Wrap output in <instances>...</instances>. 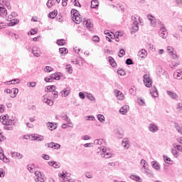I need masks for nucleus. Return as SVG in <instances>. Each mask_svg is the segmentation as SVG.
Returning a JSON list of instances; mask_svg holds the SVG:
<instances>
[{
    "mask_svg": "<svg viewBox=\"0 0 182 182\" xmlns=\"http://www.w3.org/2000/svg\"><path fill=\"white\" fill-rule=\"evenodd\" d=\"M109 149H107L106 147H104L102 149V154H101L102 157L104 159H110L112 157V153L109 151Z\"/></svg>",
    "mask_w": 182,
    "mask_h": 182,
    "instance_id": "obj_1",
    "label": "nucleus"
},
{
    "mask_svg": "<svg viewBox=\"0 0 182 182\" xmlns=\"http://www.w3.org/2000/svg\"><path fill=\"white\" fill-rule=\"evenodd\" d=\"M144 83L146 87H151V85L153 83V81L151 79H150V77L147 75H144Z\"/></svg>",
    "mask_w": 182,
    "mask_h": 182,
    "instance_id": "obj_2",
    "label": "nucleus"
},
{
    "mask_svg": "<svg viewBox=\"0 0 182 182\" xmlns=\"http://www.w3.org/2000/svg\"><path fill=\"white\" fill-rule=\"evenodd\" d=\"M7 15H8V11H6L5 6H4V4L0 3V16H1V18H6Z\"/></svg>",
    "mask_w": 182,
    "mask_h": 182,
    "instance_id": "obj_3",
    "label": "nucleus"
},
{
    "mask_svg": "<svg viewBox=\"0 0 182 182\" xmlns=\"http://www.w3.org/2000/svg\"><path fill=\"white\" fill-rule=\"evenodd\" d=\"M159 33L161 38H163V39H166L168 33H167V30L166 29V28L163 27L159 30Z\"/></svg>",
    "mask_w": 182,
    "mask_h": 182,
    "instance_id": "obj_4",
    "label": "nucleus"
},
{
    "mask_svg": "<svg viewBox=\"0 0 182 182\" xmlns=\"http://www.w3.org/2000/svg\"><path fill=\"white\" fill-rule=\"evenodd\" d=\"M149 130L151 133H156V132H159V127L154 123H151L149 126Z\"/></svg>",
    "mask_w": 182,
    "mask_h": 182,
    "instance_id": "obj_5",
    "label": "nucleus"
},
{
    "mask_svg": "<svg viewBox=\"0 0 182 182\" xmlns=\"http://www.w3.org/2000/svg\"><path fill=\"white\" fill-rule=\"evenodd\" d=\"M32 53L36 56V58H39L41 56V49L36 46L33 47Z\"/></svg>",
    "mask_w": 182,
    "mask_h": 182,
    "instance_id": "obj_6",
    "label": "nucleus"
},
{
    "mask_svg": "<svg viewBox=\"0 0 182 182\" xmlns=\"http://www.w3.org/2000/svg\"><path fill=\"white\" fill-rule=\"evenodd\" d=\"M114 93L119 100H123V99H124V95L119 90H114Z\"/></svg>",
    "mask_w": 182,
    "mask_h": 182,
    "instance_id": "obj_7",
    "label": "nucleus"
},
{
    "mask_svg": "<svg viewBox=\"0 0 182 182\" xmlns=\"http://www.w3.org/2000/svg\"><path fill=\"white\" fill-rule=\"evenodd\" d=\"M132 29L133 31H131V33L132 34L135 33V32H137V31H139V23H137V21L136 20L132 23Z\"/></svg>",
    "mask_w": 182,
    "mask_h": 182,
    "instance_id": "obj_8",
    "label": "nucleus"
},
{
    "mask_svg": "<svg viewBox=\"0 0 182 182\" xmlns=\"http://www.w3.org/2000/svg\"><path fill=\"white\" fill-rule=\"evenodd\" d=\"M0 160H3L4 163H9V159L5 156L1 148H0Z\"/></svg>",
    "mask_w": 182,
    "mask_h": 182,
    "instance_id": "obj_9",
    "label": "nucleus"
},
{
    "mask_svg": "<svg viewBox=\"0 0 182 182\" xmlns=\"http://www.w3.org/2000/svg\"><path fill=\"white\" fill-rule=\"evenodd\" d=\"M122 146L124 149H129L130 147V144H129V139L127 138H124L122 139Z\"/></svg>",
    "mask_w": 182,
    "mask_h": 182,
    "instance_id": "obj_10",
    "label": "nucleus"
},
{
    "mask_svg": "<svg viewBox=\"0 0 182 182\" xmlns=\"http://www.w3.org/2000/svg\"><path fill=\"white\" fill-rule=\"evenodd\" d=\"M151 166L153 167V168H154L155 170H157V171H160V164H159V162H157V161H153L151 162Z\"/></svg>",
    "mask_w": 182,
    "mask_h": 182,
    "instance_id": "obj_11",
    "label": "nucleus"
},
{
    "mask_svg": "<svg viewBox=\"0 0 182 182\" xmlns=\"http://www.w3.org/2000/svg\"><path fill=\"white\" fill-rule=\"evenodd\" d=\"M55 124L56 125V124L53 122H50L46 123L47 127H48L49 130H51V131L56 130V129H58V127L55 126Z\"/></svg>",
    "mask_w": 182,
    "mask_h": 182,
    "instance_id": "obj_12",
    "label": "nucleus"
},
{
    "mask_svg": "<svg viewBox=\"0 0 182 182\" xmlns=\"http://www.w3.org/2000/svg\"><path fill=\"white\" fill-rule=\"evenodd\" d=\"M66 174H67V172L65 171H63L62 173L58 174L59 177H61V178H63L64 182L69 181V179L66 178V177H69V175H66Z\"/></svg>",
    "mask_w": 182,
    "mask_h": 182,
    "instance_id": "obj_13",
    "label": "nucleus"
},
{
    "mask_svg": "<svg viewBox=\"0 0 182 182\" xmlns=\"http://www.w3.org/2000/svg\"><path fill=\"white\" fill-rule=\"evenodd\" d=\"M63 120H65V122H67V123L68 124H70L68 126V127H73V124L72 123V122H70V118H69V117H68V115H64L61 117Z\"/></svg>",
    "mask_w": 182,
    "mask_h": 182,
    "instance_id": "obj_14",
    "label": "nucleus"
},
{
    "mask_svg": "<svg viewBox=\"0 0 182 182\" xmlns=\"http://www.w3.org/2000/svg\"><path fill=\"white\" fill-rule=\"evenodd\" d=\"M108 59H109V65L112 68H116V66H117V63H116V61L114 60V58H113V57L109 56V57H108Z\"/></svg>",
    "mask_w": 182,
    "mask_h": 182,
    "instance_id": "obj_15",
    "label": "nucleus"
},
{
    "mask_svg": "<svg viewBox=\"0 0 182 182\" xmlns=\"http://www.w3.org/2000/svg\"><path fill=\"white\" fill-rule=\"evenodd\" d=\"M12 157H18V160H22L23 159V155L19 152H11Z\"/></svg>",
    "mask_w": 182,
    "mask_h": 182,
    "instance_id": "obj_16",
    "label": "nucleus"
},
{
    "mask_svg": "<svg viewBox=\"0 0 182 182\" xmlns=\"http://www.w3.org/2000/svg\"><path fill=\"white\" fill-rule=\"evenodd\" d=\"M150 93L152 97H159V92H157V88H156V87L150 90Z\"/></svg>",
    "mask_w": 182,
    "mask_h": 182,
    "instance_id": "obj_17",
    "label": "nucleus"
},
{
    "mask_svg": "<svg viewBox=\"0 0 182 182\" xmlns=\"http://www.w3.org/2000/svg\"><path fill=\"white\" fill-rule=\"evenodd\" d=\"M51 79H53V80H60V73L51 74Z\"/></svg>",
    "mask_w": 182,
    "mask_h": 182,
    "instance_id": "obj_18",
    "label": "nucleus"
},
{
    "mask_svg": "<svg viewBox=\"0 0 182 182\" xmlns=\"http://www.w3.org/2000/svg\"><path fill=\"white\" fill-rule=\"evenodd\" d=\"M99 6V1L97 0H92L91 1V8L92 9H96Z\"/></svg>",
    "mask_w": 182,
    "mask_h": 182,
    "instance_id": "obj_19",
    "label": "nucleus"
},
{
    "mask_svg": "<svg viewBox=\"0 0 182 182\" xmlns=\"http://www.w3.org/2000/svg\"><path fill=\"white\" fill-rule=\"evenodd\" d=\"M130 178H131V180H134V181H137V182H142L143 181L141 180V178H140V176H136V175H131Z\"/></svg>",
    "mask_w": 182,
    "mask_h": 182,
    "instance_id": "obj_20",
    "label": "nucleus"
},
{
    "mask_svg": "<svg viewBox=\"0 0 182 182\" xmlns=\"http://www.w3.org/2000/svg\"><path fill=\"white\" fill-rule=\"evenodd\" d=\"M11 90H12V92L10 94V97H12L13 99L14 97H16V94L19 93V90H18V88H13Z\"/></svg>",
    "mask_w": 182,
    "mask_h": 182,
    "instance_id": "obj_21",
    "label": "nucleus"
},
{
    "mask_svg": "<svg viewBox=\"0 0 182 182\" xmlns=\"http://www.w3.org/2000/svg\"><path fill=\"white\" fill-rule=\"evenodd\" d=\"M56 90V86L55 85H48L47 86V92L49 93L48 95H50L52 92H55Z\"/></svg>",
    "mask_w": 182,
    "mask_h": 182,
    "instance_id": "obj_22",
    "label": "nucleus"
},
{
    "mask_svg": "<svg viewBox=\"0 0 182 182\" xmlns=\"http://www.w3.org/2000/svg\"><path fill=\"white\" fill-rule=\"evenodd\" d=\"M140 164L142 166L144 170H147L149 168V164H147V161L144 159H141L140 161Z\"/></svg>",
    "mask_w": 182,
    "mask_h": 182,
    "instance_id": "obj_23",
    "label": "nucleus"
},
{
    "mask_svg": "<svg viewBox=\"0 0 182 182\" xmlns=\"http://www.w3.org/2000/svg\"><path fill=\"white\" fill-rule=\"evenodd\" d=\"M128 109H129V106L125 105V106L122 107V108H120L119 113H121V114H126V113H127Z\"/></svg>",
    "mask_w": 182,
    "mask_h": 182,
    "instance_id": "obj_24",
    "label": "nucleus"
},
{
    "mask_svg": "<svg viewBox=\"0 0 182 182\" xmlns=\"http://www.w3.org/2000/svg\"><path fill=\"white\" fill-rule=\"evenodd\" d=\"M57 16H58V10L51 11L48 14V18H50L51 19H55V17Z\"/></svg>",
    "mask_w": 182,
    "mask_h": 182,
    "instance_id": "obj_25",
    "label": "nucleus"
},
{
    "mask_svg": "<svg viewBox=\"0 0 182 182\" xmlns=\"http://www.w3.org/2000/svg\"><path fill=\"white\" fill-rule=\"evenodd\" d=\"M166 93L172 99H178V96H177V94H176V92H171V91H167Z\"/></svg>",
    "mask_w": 182,
    "mask_h": 182,
    "instance_id": "obj_26",
    "label": "nucleus"
},
{
    "mask_svg": "<svg viewBox=\"0 0 182 182\" xmlns=\"http://www.w3.org/2000/svg\"><path fill=\"white\" fill-rule=\"evenodd\" d=\"M19 23V20L14 18L8 23L9 26H15V25H18Z\"/></svg>",
    "mask_w": 182,
    "mask_h": 182,
    "instance_id": "obj_27",
    "label": "nucleus"
},
{
    "mask_svg": "<svg viewBox=\"0 0 182 182\" xmlns=\"http://www.w3.org/2000/svg\"><path fill=\"white\" fill-rule=\"evenodd\" d=\"M73 21L75 22V23H79L80 22H82V18L79 17L78 15L73 16Z\"/></svg>",
    "mask_w": 182,
    "mask_h": 182,
    "instance_id": "obj_28",
    "label": "nucleus"
},
{
    "mask_svg": "<svg viewBox=\"0 0 182 182\" xmlns=\"http://www.w3.org/2000/svg\"><path fill=\"white\" fill-rule=\"evenodd\" d=\"M97 119L99 120V122H100L101 123H105V115L102 114H99L97 116Z\"/></svg>",
    "mask_w": 182,
    "mask_h": 182,
    "instance_id": "obj_29",
    "label": "nucleus"
},
{
    "mask_svg": "<svg viewBox=\"0 0 182 182\" xmlns=\"http://www.w3.org/2000/svg\"><path fill=\"white\" fill-rule=\"evenodd\" d=\"M7 119H9V115H1L0 116V122L4 124V122H6Z\"/></svg>",
    "mask_w": 182,
    "mask_h": 182,
    "instance_id": "obj_30",
    "label": "nucleus"
},
{
    "mask_svg": "<svg viewBox=\"0 0 182 182\" xmlns=\"http://www.w3.org/2000/svg\"><path fill=\"white\" fill-rule=\"evenodd\" d=\"M59 52H60V55L64 56V55H66L68 53V48H59Z\"/></svg>",
    "mask_w": 182,
    "mask_h": 182,
    "instance_id": "obj_31",
    "label": "nucleus"
},
{
    "mask_svg": "<svg viewBox=\"0 0 182 182\" xmlns=\"http://www.w3.org/2000/svg\"><path fill=\"white\" fill-rule=\"evenodd\" d=\"M173 77H175V79H178V80H180V79H182V76H181V73L176 71L173 73Z\"/></svg>",
    "mask_w": 182,
    "mask_h": 182,
    "instance_id": "obj_32",
    "label": "nucleus"
},
{
    "mask_svg": "<svg viewBox=\"0 0 182 182\" xmlns=\"http://www.w3.org/2000/svg\"><path fill=\"white\" fill-rule=\"evenodd\" d=\"M83 25H85L86 28H93V23H90L87 20L84 21Z\"/></svg>",
    "mask_w": 182,
    "mask_h": 182,
    "instance_id": "obj_33",
    "label": "nucleus"
},
{
    "mask_svg": "<svg viewBox=\"0 0 182 182\" xmlns=\"http://www.w3.org/2000/svg\"><path fill=\"white\" fill-rule=\"evenodd\" d=\"M21 80L18 78H16V79H14V80H11L9 82H7V83H10V85H16L18 83H20Z\"/></svg>",
    "mask_w": 182,
    "mask_h": 182,
    "instance_id": "obj_34",
    "label": "nucleus"
},
{
    "mask_svg": "<svg viewBox=\"0 0 182 182\" xmlns=\"http://www.w3.org/2000/svg\"><path fill=\"white\" fill-rule=\"evenodd\" d=\"M60 93L63 97H66L67 96H69L70 91L65 89L64 90L61 91Z\"/></svg>",
    "mask_w": 182,
    "mask_h": 182,
    "instance_id": "obj_35",
    "label": "nucleus"
},
{
    "mask_svg": "<svg viewBox=\"0 0 182 182\" xmlns=\"http://www.w3.org/2000/svg\"><path fill=\"white\" fill-rule=\"evenodd\" d=\"M145 170V174L148 176L149 177H153V172L149 168L144 169Z\"/></svg>",
    "mask_w": 182,
    "mask_h": 182,
    "instance_id": "obj_36",
    "label": "nucleus"
},
{
    "mask_svg": "<svg viewBox=\"0 0 182 182\" xmlns=\"http://www.w3.org/2000/svg\"><path fill=\"white\" fill-rule=\"evenodd\" d=\"M13 122L14 121H12V119H9V118L6 119V122L4 121L3 123H4V126H11V124H12Z\"/></svg>",
    "mask_w": 182,
    "mask_h": 182,
    "instance_id": "obj_37",
    "label": "nucleus"
},
{
    "mask_svg": "<svg viewBox=\"0 0 182 182\" xmlns=\"http://www.w3.org/2000/svg\"><path fill=\"white\" fill-rule=\"evenodd\" d=\"M174 127H175V129H176L177 132H178L180 134H181L182 128H181V127H180L178 123H175L174 124Z\"/></svg>",
    "mask_w": 182,
    "mask_h": 182,
    "instance_id": "obj_38",
    "label": "nucleus"
},
{
    "mask_svg": "<svg viewBox=\"0 0 182 182\" xmlns=\"http://www.w3.org/2000/svg\"><path fill=\"white\" fill-rule=\"evenodd\" d=\"M56 43L59 46H65V43H66L65 42V39H60V40H57Z\"/></svg>",
    "mask_w": 182,
    "mask_h": 182,
    "instance_id": "obj_39",
    "label": "nucleus"
},
{
    "mask_svg": "<svg viewBox=\"0 0 182 182\" xmlns=\"http://www.w3.org/2000/svg\"><path fill=\"white\" fill-rule=\"evenodd\" d=\"M65 69L68 73L70 74L72 73V72H73V70L72 69V65L70 64L67 65Z\"/></svg>",
    "mask_w": 182,
    "mask_h": 182,
    "instance_id": "obj_40",
    "label": "nucleus"
},
{
    "mask_svg": "<svg viewBox=\"0 0 182 182\" xmlns=\"http://www.w3.org/2000/svg\"><path fill=\"white\" fill-rule=\"evenodd\" d=\"M103 141H105V139H95L94 141V144H99L101 146V144H103Z\"/></svg>",
    "mask_w": 182,
    "mask_h": 182,
    "instance_id": "obj_41",
    "label": "nucleus"
},
{
    "mask_svg": "<svg viewBox=\"0 0 182 182\" xmlns=\"http://www.w3.org/2000/svg\"><path fill=\"white\" fill-rule=\"evenodd\" d=\"M117 73L118 75H119L120 76H124V75H126V71H124V70L123 69H119L117 70Z\"/></svg>",
    "mask_w": 182,
    "mask_h": 182,
    "instance_id": "obj_42",
    "label": "nucleus"
},
{
    "mask_svg": "<svg viewBox=\"0 0 182 182\" xmlns=\"http://www.w3.org/2000/svg\"><path fill=\"white\" fill-rule=\"evenodd\" d=\"M139 56H141V55H144V56H147V51L144 49H141L139 52Z\"/></svg>",
    "mask_w": 182,
    "mask_h": 182,
    "instance_id": "obj_43",
    "label": "nucleus"
},
{
    "mask_svg": "<svg viewBox=\"0 0 182 182\" xmlns=\"http://www.w3.org/2000/svg\"><path fill=\"white\" fill-rule=\"evenodd\" d=\"M171 154H173V156H174V157L177 158L178 157V151H177V149H171Z\"/></svg>",
    "mask_w": 182,
    "mask_h": 182,
    "instance_id": "obj_44",
    "label": "nucleus"
},
{
    "mask_svg": "<svg viewBox=\"0 0 182 182\" xmlns=\"http://www.w3.org/2000/svg\"><path fill=\"white\" fill-rule=\"evenodd\" d=\"M124 55H126V51L124 50V49H120L119 58H122L123 56H124Z\"/></svg>",
    "mask_w": 182,
    "mask_h": 182,
    "instance_id": "obj_45",
    "label": "nucleus"
},
{
    "mask_svg": "<svg viewBox=\"0 0 182 182\" xmlns=\"http://www.w3.org/2000/svg\"><path fill=\"white\" fill-rule=\"evenodd\" d=\"M126 65H134V63H133V60L132 58H127L125 61Z\"/></svg>",
    "mask_w": 182,
    "mask_h": 182,
    "instance_id": "obj_46",
    "label": "nucleus"
},
{
    "mask_svg": "<svg viewBox=\"0 0 182 182\" xmlns=\"http://www.w3.org/2000/svg\"><path fill=\"white\" fill-rule=\"evenodd\" d=\"M43 136L37 134V136H36V140H37V141H43Z\"/></svg>",
    "mask_w": 182,
    "mask_h": 182,
    "instance_id": "obj_47",
    "label": "nucleus"
},
{
    "mask_svg": "<svg viewBox=\"0 0 182 182\" xmlns=\"http://www.w3.org/2000/svg\"><path fill=\"white\" fill-rule=\"evenodd\" d=\"M53 0H48L46 6H48V8H52V6H53Z\"/></svg>",
    "mask_w": 182,
    "mask_h": 182,
    "instance_id": "obj_48",
    "label": "nucleus"
},
{
    "mask_svg": "<svg viewBox=\"0 0 182 182\" xmlns=\"http://www.w3.org/2000/svg\"><path fill=\"white\" fill-rule=\"evenodd\" d=\"M44 80H45V82H46L48 83V82H53V78H52V75H50V77H45Z\"/></svg>",
    "mask_w": 182,
    "mask_h": 182,
    "instance_id": "obj_49",
    "label": "nucleus"
},
{
    "mask_svg": "<svg viewBox=\"0 0 182 182\" xmlns=\"http://www.w3.org/2000/svg\"><path fill=\"white\" fill-rule=\"evenodd\" d=\"M157 70H158V75H161L162 73H164V70H163V68H161V66H158L157 67Z\"/></svg>",
    "mask_w": 182,
    "mask_h": 182,
    "instance_id": "obj_50",
    "label": "nucleus"
},
{
    "mask_svg": "<svg viewBox=\"0 0 182 182\" xmlns=\"http://www.w3.org/2000/svg\"><path fill=\"white\" fill-rule=\"evenodd\" d=\"M117 136H118L119 139L123 138V132L122 130H118L117 133Z\"/></svg>",
    "mask_w": 182,
    "mask_h": 182,
    "instance_id": "obj_51",
    "label": "nucleus"
},
{
    "mask_svg": "<svg viewBox=\"0 0 182 182\" xmlns=\"http://www.w3.org/2000/svg\"><path fill=\"white\" fill-rule=\"evenodd\" d=\"M71 14H73V16H75L76 15H79V11L76 10V9H73L71 10Z\"/></svg>",
    "mask_w": 182,
    "mask_h": 182,
    "instance_id": "obj_52",
    "label": "nucleus"
},
{
    "mask_svg": "<svg viewBox=\"0 0 182 182\" xmlns=\"http://www.w3.org/2000/svg\"><path fill=\"white\" fill-rule=\"evenodd\" d=\"M35 181L36 182H45V179H43V178H42V176H38L37 177Z\"/></svg>",
    "mask_w": 182,
    "mask_h": 182,
    "instance_id": "obj_53",
    "label": "nucleus"
},
{
    "mask_svg": "<svg viewBox=\"0 0 182 182\" xmlns=\"http://www.w3.org/2000/svg\"><path fill=\"white\" fill-rule=\"evenodd\" d=\"M27 86L30 87H35L36 86V82H28Z\"/></svg>",
    "mask_w": 182,
    "mask_h": 182,
    "instance_id": "obj_54",
    "label": "nucleus"
},
{
    "mask_svg": "<svg viewBox=\"0 0 182 182\" xmlns=\"http://www.w3.org/2000/svg\"><path fill=\"white\" fill-rule=\"evenodd\" d=\"M173 147H174V149H176L177 150H178V151H181L182 152V146H181V145L173 144Z\"/></svg>",
    "mask_w": 182,
    "mask_h": 182,
    "instance_id": "obj_55",
    "label": "nucleus"
},
{
    "mask_svg": "<svg viewBox=\"0 0 182 182\" xmlns=\"http://www.w3.org/2000/svg\"><path fill=\"white\" fill-rule=\"evenodd\" d=\"M99 41H100V38H99L97 36H94L92 37V41L93 42L97 43V42H99Z\"/></svg>",
    "mask_w": 182,
    "mask_h": 182,
    "instance_id": "obj_56",
    "label": "nucleus"
},
{
    "mask_svg": "<svg viewBox=\"0 0 182 182\" xmlns=\"http://www.w3.org/2000/svg\"><path fill=\"white\" fill-rule=\"evenodd\" d=\"M54 144H55V142H50V143L46 144L45 146H47V147L48 148L53 149Z\"/></svg>",
    "mask_w": 182,
    "mask_h": 182,
    "instance_id": "obj_57",
    "label": "nucleus"
},
{
    "mask_svg": "<svg viewBox=\"0 0 182 182\" xmlns=\"http://www.w3.org/2000/svg\"><path fill=\"white\" fill-rule=\"evenodd\" d=\"M86 120H92V122L95 121V117L93 115L87 116L85 117Z\"/></svg>",
    "mask_w": 182,
    "mask_h": 182,
    "instance_id": "obj_58",
    "label": "nucleus"
},
{
    "mask_svg": "<svg viewBox=\"0 0 182 182\" xmlns=\"http://www.w3.org/2000/svg\"><path fill=\"white\" fill-rule=\"evenodd\" d=\"M51 95L53 96L54 99H58V91H53L50 92Z\"/></svg>",
    "mask_w": 182,
    "mask_h": 182,
    "instance_id": "obj_59",
    "label": "nucleus"
},
{
    "mask_svg": "<svg viewBox=\"0 0 182 182\" xmlns=\"http://www.w3.org/2000/svg\"><path fill=\"white\" fill-rule=\"evenodd\" d=\"M147 18L150 22H152L153 20L156 19V17L153 16L152 15L148 14Z\"/></svg>",
    "mask_w": 182,
    "mask_h": 182,
    "instance_id": "obj_60",
    "label": "nucleus"
},
{
    "mask_svg": "<svg viewBox=\"0 0 182 182\" xmlns=\"http://www.w3.org/2000/svg\"><path fill=\"white\" fill-rule=\"evenodd\" d=\"M31 35H35V33H38V28H33L30 31Z\"/></svg>",
    "mask_w": 182,
    "mask_h": 182,
    "instance_id": "obj_61",
    "label": "nucleus"
},
{
    "mask_svg": "<svg viewBox=\"0 0 182 182\" xmlns=\"http://www.w3.org/2000/svg\"><path fill=\"white\" fill-rule=\"evenodd\" d=\"M53 70V68L50 66H46V72H48V73L52 72Z\"/></svg>",
    "mask_w": 182,
    "mask_h": 182,
    "instance_id": "obj_62",
    "label": "nucleus"
},
{
    "mask_svg": "<svg viewBox=\"0 0 182 182\" xmlns=\"http://www.w3.org/2000/svg\"><path fill=\"white\" fill-rule=\"evenodd\" d=\"M43 103H48V102H49V98H48V95H46L43 96Z\"/></svg>",
    "mask_w": 182,
    "mask_h": 182,
    "instance_id": "obj_63",
    "label": "nucleus"
},
{
    "mask_svg": "<svg viewBox=\"0 0 182 182\" xmlns=\"http://www.w3.org/2000/svg\"><path fill=\"white\" fill-rule=\"evenodd\" d=\"M173 50H174V48H173V47H171V46H168L167 47V51H168V53H173Z\"/></svg>",
    "mask_w": 182,
    "mask_h": 182,
    "instance_id": "obj_64",
    "label": "nucleus"
}]
</instances>
